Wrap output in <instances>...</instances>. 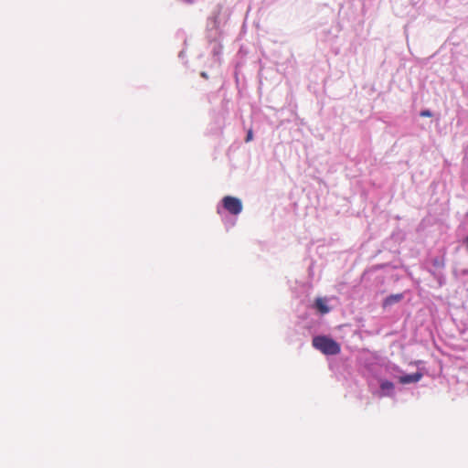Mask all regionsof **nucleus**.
Instances as JSON below:
<instances>
[{"instance_id":"6","label":"nucleus","mask_w":468,"mask_h":468,"mask_svg":"<svg viewBox=\"0 0 468 468\" xmlns=\"http://www.w3.org/2000/svg\"><path fill=\"white\" fill-rule=\"evenodd\" d=\"M399 373H400L399 376L396 377L399 380V382L402 385H408L412 383L419 382L422 377L423 374L420 371H416L414 373H404L399 367H394Z\"/></svg>"},{"instance_id":"14","label":"nucleus","mask_w":468,"mask_h":468,"mask_svg":"<svg viewBox=\"0 0 468 468\" xmlns=\"http://www.w3.org/2000/svg\"><path fill=\"white\" fill-rule=\"evenodd\" d=\"M298 328H305V329H308L309 333L310 334H313V332L311 331V327L309 325V321L307 320H303L298 325H297Z\"/></svg>"},{"instance_id":"19","label":"nucleus","mask_w":468,"mask_h":468,"mask_svg":"<svg viewBox=\"0 0 468 468\" xmlns=\"http://www.w3.org/2000/svg\"><path fill=\"white\" fill-rule=\"evenodd\" d=\"M200 76H201L202 78H204V79H207V78H208V76H207V72H205V71H202V72L200 73Z\"/></svg>"},{"instance_id":"3","label":"nucleus","mask_w":468,"mask_h":468,"mask_svg":"<svg viewBox=\"0 0 468 468\" xmlns=\"http://www.w3.org/2000/svg\"><path fill=\"white\" fill-rule=\"evenodd\" d=\"M229 17V10L223 5L218 4L207 19L206 31L222 29Z\"/></svg>"},{"instance_id":"17","label":"nucleus","mask_w":468,"mask_h":468,"mask_svg":"<svg viewBox=\"0 0 468 468\" xmlns=\"http://www.w3.org/2000/svg\"><path fill=\"white\" fill-rule=\"evenodd\" d=\"M252 137H253V133H252V131L250 130L247 134H246V138H245V141L246 142H250V140H252Z\"/></svg>"},{"instance_id":"8","label":"nucleus","mask_w":468,"mask_h":468,"mask_svg":"<svg viewBox=\"0 0 468 468\" xmlns=\"http://www.w3.org/2000/svg\"><path fill=\"white\" fill-rule=\"evenodd\" d=\"M176 37L177 38H180L183 40V43H184V48L179 51L178 53V58L180 60H182V62L186 65L187 61L185 60L186 58V45H187V37H186V32L183 30V29H178L176 33Z\"/></svg>"},{"instance_id":"9","label":"nucleus","mask_w":468,"mask_h":468,"mask_svg":"<svg viewBox=\"0 0 468 468\" xmlns=\"http://www.w3.org/2000/svg\"><path fill=\"white\" fill-rule=\"evenodd\" d=\"M427 271L434 278L438 287H442L446 283V277L443 271L432 268H427Z\"/></svg>"},{"instance_id":"7","label":"nucleus","mask_w":468,"mask_h":468,"mask_svg":"<svg viewBox=\"0 0 468 468\" xmlns=\"http://www.w3.org/2000/svg\"><path fill=\"white\" fill-rule=\"evenodd\" d=\"M404 299V293H395L388 295L384 298L382 302V307L384 309H387L388 307H391L392 305L399 303Z\"/></svg>"},{"instance_id":"11","label":"nucleus","mask_w":468,"mask_h":468,"mask_svg":"<svg viewBox=\"0 0 468 468\" xmlns=\"http://www.w3.org/2000/svg\"><path fill=\"white\" fill-rule=\"evenodd\" d=\"M206 37L208 43L221 41L222 38V29L219 30H208L206 31Z\"/></svg>"},{"instance_id":"10","label":"nucleus","mask_w":468,"mask_h":468,"mask_svg":"<svg viewBox=\"0 0 468 468\" xmlns=\"http://www.w3.org/2000/svg\"><path fill=\"white\" fill-rule=\"evenodd\" d=\"M208 48L210 49V53L212 54L214 59L216 61H219L221 54H222V48H223L221 41L208 43Z\"/></svg>"},{"instance_id":"1","label":"nucleus","mask_w":468,"mask_h":468,"mask_svg":"<svg viewBox=\"0 0 468 468\" xmlns=\"http://www.w3.org/2000/svg\"><path fill=\"white\" fill-rule=\"evenodd\" d=\"M243 205L240 198L233 196H225L218 203L217 214L223 217L225 214L237 217L242 212Z\"/></svg>"},{"instance_id":"12","label":"nucleus","mask_w":468,"mask_h":468,"mask_svg":"<svg viewBox=\"0 0 468 468\" xmlns=\"http://www.w3.org/2000/svg\"><path fill=\"white\" fill-rule=\"evenodd\" d=\"M432 269L439 270L443 271L445 268V259L443 256L441 257H434L431 259V267Z\"/></svg>"},{"instance_id":"13","label":"nucleus","mask_w":468,"mask_h":468,"mask_svg":"<svg viewBox=\"0 0 468 468\" xmlns=\"http://www.w3.org/2000/svg\"><path fill=\"white\" fill-rule=\"evenodd\" d=\"M220 218H221L227 230H229V229L233 228L236 225L237 218L234 216H229V214H225V215H223V217H220Z\"/></svg>"},{"instance_id":"2","label":"nucleus","mask_w":468,"mask_h":468,"mask_svg":"<svg viewBox=\"0 0 468 468\" xmlns=\"http://www.w3.org/2000/svg\"><path fill=\"white\" fill-rule=\"evenodd\" d=\"M312 344L315 349L326 356L337 355L341 351L340 344L329 335H314Z\"/></svg>"},{"instance_id":"4","label":"nucleus","mask_w":468,"mask_h":468,"mask_svg":"<svg viewBox=\"0 0 468 468\" xmlns=\"http://www.w3.org/2000/svg\"><path fill=\"white\" fill-rule=\"evenodd\" d=\"M332 298L327 296H317L314 299V301L310 304V308L313 309L315 313L320 315L327 314L331 312L332 306L330 305V302Z\"/></svg>"},{"instance_id":"16","label":"nucleus","mask_w":468,"mask_h":468,"mask_svg":"<svg viewBox=\"0 0 468 468\" xmlns=\"http://www.w3.org/2000/svg\"><path fill=\"white\" fill-rule=\"evenodd\" d=\"M181 3L185 4V5H192L194 4H196V2L197 0H179Z\"/></svg>"},{"instance_id":"15","label":"nucleus","mask_w":468,"mask_h":468,"mask_svg":"<svg viewBox=\"0 0 468 468\" xmlns=\"http://www.w3.org/2000/svg\"><path fill=\"white\" fill-rule=\"evenodd\" d=\"M433 113L430 109H423L420 112V116L421 117H431Z\"/></svg>"},{"instance_id":"18","label":"nucleus","mask_w":468,"mask_h":468,"mask_svg":"<svg viewBox=\"0 0 468 468\" xmlns=\"http://www.w3.org/2000/svg\"><path fill=\"white\" fill-rule=\"evenodd\" d=\"M463 243L468 251V235L463 239Z\"/></svg>"},{"instance_id":"5","label":"nucleus","mask_w":468,"mask_h":468,"mask_svg":"<svg viewBox=\"0 0 468 468\" xmlns=\"http://www.w3.org/2000/svg\"><path fill=\"white\" fill-rule=\"evenodd\" d=\"M378 385V389L373 392L378 398H394L396 396L395 385L392 381L380 378Z\"/></svg>"}]
</instances>
